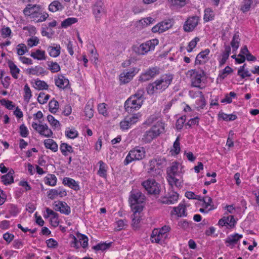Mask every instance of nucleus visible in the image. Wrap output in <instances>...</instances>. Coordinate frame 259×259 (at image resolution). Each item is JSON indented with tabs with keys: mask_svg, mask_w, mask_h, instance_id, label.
Here are the masks:
<instances>
[{
	"mask_svg": "<svg viewBox=\"0 0 259 259\" xmlns=\"http://www.w3.org/2000/svg\"><path fill=\"white\" fill-rule=\"evenodd\" d=\"M14 171L12 169L6 175L2 176V182L5 185H10L14 183Z\"/></svg>",
	"mask_w": 259,
	"mask_h": 259,
	"instance_id": "nucleus-21",
	"label": "nucleus"
},
{
	"mask_svg": "<svg viewBox=\"0 0 259 259\" xmlns=\"http://www.w3.org/2000/svg\"><path fill=\"white\" fill-rule=\"evenodd\" d=\"M17 54L19 56H22L27 52H28V49L25 44H20L17 46Z\"/></svg>",
	"mask_w": 259,
	"mask_h": 259,
	"instance_id": "nucleus-46",
	"label": "nucleus"
},
{
	"mask_svg": "<svg viewBox=\"0 0 259 259\" xmlns=\"http://www.w3.org/2000/svg\"><path fill=\"white\" fill-rule=\"evenodd\" d=\"M158 229H155L153 230L151 235V240L152 242L159 243L164 237L160 234Z\"/></svg>",
	"mask_w": 259,
	"mask_h": 259,
	"instance_id": "nucleus-25",
	"label": "nucleus"
},
{
	"mask_svg": "<svg viewBox=\"0 0 259 259\" xmlns=\"http://www.w3.org/2000/svg\"><path fill=\"white\" fill-rule=\"evenodd\" d=\"M100 164L99 169L98 171V174L100 177L105 178L107 175V170L106 169V164L102 161L99 162Z\"/></svg>",
	"mask_w": 259,
	"mask_h": 259,
	"instance_id": "nucleus-42",
	"label": "nucleus"
},
{
	"mask_svg": "<svg viewBox=\"0 0 259 259\" xmlns=\"http://www.w3.org/2000/svg\"><path fill=\"white\" fill-rule=\"evenodd\" d=\"M111 245V243H99L97 245L94 246L93 249L96 250H104L109 248Z\"/></svg>",
	"mask_w": 259,
	"mask_h": 259,
	"instance_id": "nucleus-48",
	"label": "nucleus"
},
{
	"mask_svg": "<svg viewBox=\"0 0 259 259\" xmlns=\"http://www.w3.org/2000/svg\"><path fill=\"white\" fill-rule=\"evenodd\" d=\"M219 116L226 121L234 120L237 118V116L235 114H227L224 113L219 114Z\"/></svg>",
	"mask_w": 259,
	"mask_h": 259,
	"instance_id": "nucleus-45",
	"label": "nucleus"
},
{
	"mask_svg": "<svg viewBox=\"0 0 259 259\" xmlns=\"http://www.w3.org/2000/svg\"><path fill=\"white\" fill-rule=\"evenodd\" d=\"M24 90L25 92V95L24 96V100L28 102L32 95L30 89L27 84L25 85Z\"/></svg>",
	"mask_w": 259,
	"mask_h": 259,
	"instance_id": "nucleus-53",
	"label": "nucleus"
},
{
	"mask_svg": "<svg viewBox=\"0 0 259 259\" xmlns=\"http://www.w3.org/2000/svg\"><path fill=\"white\" fill-rule=\"evenodd\" d=\"M23 13L36 23L44 22L49 17V14L44 12L41 7L38 5L28 4L24 9Z\"/></svg>",
	"mask_w": 259,
	"mask_h": 259,
	"instance_id": "nucleus-2",
	"label": "nucleus"
},
{
	"mask_svg": "<svg viewBox=\"0 0 259 259\" xmlns=\"http://www.w3.org/2000/svg\"><path fill=\"white\" fill-rule=\"evenodd\" d=\"M144 94L145 91L144 89H140L138 90L137 93L133 96L135 97L136 98L137 97V98L141 99V101L142 100L143 102L144 100Z\"/></svg>",
	"mask_w": 259,
	"mask_h": 259,
	"instance_id": "nucleus-64",
	"label": "nucleus"
},
{
	"mask_svg": "<svg viewBox=\"0 0 259 259\" xmlns=\"http://www.w3.org/2000/svg\"><path fill=\"white\" fill-rule=\"evenodd\" d=\"M242 235L235 233L233 235H230L225 240V243L227 246H231V248L237 243L238 241L242 238Z\"/></svg>",
	"mask_w": 259,
	"mask_h": 259,
	"instance_id": "nucleus-19",
	"label": "nucleus"
},
{
	"mask_svg": "<svg viewBox=\"0 0 259 259\" xmlns=\"http://www.w3.org/2000/svg\"><path fill=\"white\" fill-rule=\"evenodd\" d=\"M143 102L141 99L133 96L128 98L125 102L124 107L127 112H132V109L137 110L140 108Z\"/></svg>",
	"mask_w": 259,
	"mask_h": 259,
	"instance_id": "nucleus-8",
	"label": "nucleus"
},
{
	"mask_svg": "<svg viewBox=\"0 0 259 259\" xmlns=\"http://www.w3.org/2000/svg\"><path fill=\"white\" fill-rule=\"evenodd\" d=\"M233 72V69L230 67L229 66H227L224 69L222 70L221 72H220L219 76L220 78L222 79H224L228 74L232 73Z\"/></svg>",
	"mask_w": 259,
	"mask_h": 259,
	"instance_id": "nucleus-54",
	"label": "nucleus"
},
{
	"mask_svg": "<svg viewBox=\"0 0 259 259\" xmlns=\"http://www.w3.org/2000/svg\"><path fill=\"white\" fill-rule=\"evenodd\" d=\"M0 102L2 105L5 106L9 110H12L14 107V105L13 104V102L12 101L3 99L1 100Z\"/></svg>",
	"mask_w": 259,
	"mask_h": 259,
	"instance_id": "nucleus-56",
	"label": "nucleus"
},
{
	"mask_svg": "<svg viewBox=\"0 0 259 259\" xmlns=\"http://www.w3.org/2000/svg\"><path fill=\"white\" fill-rule=\"evenodd\" d=\"M164 131L162 123L157 122L150 129L147 131L141 139L142 143L146 144L151 142L152 140L159 136Z\"/></svg>",
	"mask_w": 259,
	"mask_h": 259,
	"instance_id": "nucleus-4",
	"label": "nucleus"
},
{
	"mask_svg": "<svg viewBox=\"0 0 259 259\" xmlns=\"http://www.w3.org/2000/svg\"><path fill=\"white\" fill-rule=\"evenodd\" d=\"M60 150L64 156L67 155V152L72 153L73 152L72 147L66 143H62L60 147Z\"/></svg>",
	"mask_w": 259,
	"mask_h": 259,
	"instance_id": "nucleus-39",
	"label": "nucleus"
},
{
	"mask_svg": "<svg viewBox=\"0 0 259 259\" xmlns=\"http://www.w3.org/2000/svg\"><path fill=\"white\" fill-rule=\"evenodd\" d=\"M20 134L24 138L27 137L28 135V131L24 124H22L20 126Z\"/></svg>",
	"mask_w": 259,
	"mask_h": 259,
	"instance_id": "nucleus-62",
	"label": "nucleus"
},
{
	"mask_svg": "<svg viewBox=\"0 0 259 259\" xmlns=\"http://www.w3.org/2000/svg\"><path fill=\"white\" fill-rule=\"evenodd\" d=\"M58 196L57 189H51L47 192V196L49 198L53 200Z\"/></svg>",
	"mask_w": 259,
	"mask_h": 259,
	"instance_id": "nucleus-61",
	"label": "nucleus"
},
{
	"mask_svg": "<svg viewBox=\"0 0 259 259\" xmlns=\"http://www.w3.org/2000/svg\"><path fill=\"white\" fill-rule=\"evenodd\" d=\"M94 106L93 102L92 101H89L84 108V113L86 117L89 119L91 118L94 116Z\"/></svg>",
	"mask_w": 259,
	"mask_h": 259,
	"instance_id": "nucleus-24",
	"label": "nucleus"
},
{
	"mask_svg": "<svg viewBox=\"0 0 259 259\" xmlns=\"http://www.w3.org/2000/svg\"><path fill=\"white\" fill-rule=\"evenodd\" d=\"M8 64L12 76L14 78L17 79L18 78V74L20 72V69L12 61L9 60L8 62Z\"/></svg>",
	"mask_w": 259,
	"mask_h": 259,
	"instance_id": "nucleus-23",
	"label": "nucleus"
},
{
	"mask_svg": "<svg viewBox=\"0 0 259 259\" xmlns=\"http://www.w3.org/2000/svg\"><path fill=\"white\" fill-rule=\"evenodd\" d=\"M172 26L171 20H166L162 21L154 26L152 28V31L154 33H162L170 28Z\"/></svg>",
	"mask_w": 259,
	"mask_h": 259,
	"instance_id": "nucleus-16",
	"label": "nucleus"
},
{
	"mask_svg": "<svg viewBox=\"0 0 259 259\" xmlns=\"http://www.w3.org/2000/svg\"><path fill=\"white\" fill-rule=\"evenodd\" d=\"M63 7L61 3L58 1H54L49 6V10L52 12H55L58 11H61Z\"/></svg>",
	"mask_w": 259,
	"mask_h": 259,
	"instance_id": "nucleus-27",
	"label": "nucleus"
},
{
	"mask_svg": "<svg viewBox=\"0 0 259 259\" xmlns=\"http://www.w3.org/2000/svg\"><path fill=\"white\" fill-rule=\"evenodd\" d=\"M32 126L41 136L46 137H51L53 135L52 130L49 128L46 124H37L36 122H33Z\"/></svg>",
	"mask_w": 259,
	"mask_h": 259,
	"instance_id": "nucleus-11",
	"label": "nucleus"
},
{
	"mask_svg": "<svg viewBox=\"0 0 259 259\" xmlns=\"http://www.w3.org/2000/svg\"><path fill=\"white\" fill-rule=\"evenodd\" d=\"M173 79L171 74H164L153 83H149L147 87V93L153 95L156 93H161L168 88Z\"/></svg>",
	"mask_w": 259,
	"mask_h": 259,
	"instance_id": "nucleus-1",
	"label": "nucleus"
},
{
	"mask_svg": "<svg viewBox=\"0 0 259 259\" xmlns=\"http://www.w3.org/2000/svg\"><path fill=\"white\" fill-rule=\"evenodd\" d=\"M58 102L55 100H52L49 103V111L52 113H55L58 109Z\"/></svg>",
	"mask_w": 259,
	"mask_h": 259,
	"instance_id": "nucleus-41",
	"label": "nucleus"
},
{
	"mask_svg": "<svg viewBox=\"0 0 259 259\" xmlns=\"http://www.w3.org/2000/svg\"><path fill=\"white\" fill-rule=\"evenodd\" d=\"M188 75L192 77V84L193 87L202 89L200 84L201 78L204 75V72L203 70L196 71V70H191L188 71Z\"/></svg>",
	"mask_w": 259,
	"mask_h": 259,
	"instance_id": "nucleus-9",
	"label": "nucleus"
},
{
	"mask_svg": "<svg viewBox=\"0 0 259 259\" xmlns=\"http://www.w3.org/2000/svg\"><path fill=\"white\" fill-rule=\"evenodd\" d=\"M240 41V38L239 37V33L236 32L234 34L232 40L231 42V46L232 48L233 51H236L239 46V43Z\"/></svg>",
	"mask_w": 259,
	"mask_h": 259,
	"instance_id": "nucleus-29",
	"label": "nucleus"
},
{
	"mask_svg": "<svg viewBox=\"0 0 259 259\" xmlns=\"http://www.w3.org/2000/svg\"><path fill=\"white\" fill-rule=\"evenodd\" d=\"M145 157V151L143 148H138L131 150L126 156L124 165H127L134 160H139Z\"/></svg>",
	"mask_w": 259,
	"mask_h": 259,
	"instance_id": "nucleus-6",
	"label": "nucleus"
},
{
	"mask_svg": "<svg viewBox=\"0 0 259 259\" xmlns=\"http://www.w3.org/2000/svg\"><path fill=\"white\" fill-rule=\"evenodd\" d=\"M200 93L201 94L200 98L198 100H197V104L198 105L197 108L203 109L206 105L205 100L203 95L202 94V92H200Z\"/></svg>",
	"mask_w": 259,
	"mask_h": 259,
	"instance_id": "nucleus-58",
	"label": "nucleus"
},
{
	"mask_svg": "<svg viewBox=\"0 0 259 259\" xmlns=\"http://www.w3.org/2000/svg\"><path fill=\"white\" fill-rule=\"evenodd\" d=\"M199 41V38L197 37H195L193 39H192L189 43L188 45V48L187 49V51L188 52H191L193 49L195 48L196 46L197 42Z\"/></svg>",
	"mask_w": 259,
	"mask_h": 259,
	"instance_id": "nucleus-55",
	"label": "nucleus"
},
{
	"mask_svg": "<svg viewBox=\"0 0 259 259\" xmlns=\"http://www.w3.org/2000/svg\"><path fill=\"white\" fill-rule=\"evenodd\" d=\"M44 144L47 149H50L54 152L58 150V145L52 139H48L44 141Z\"/></svg>",
	"mask_w": 259,
	"mask_h": 259,
	"instance_id": "nucleus-28",
	"label": "nucleus"
},
{
	"mask_svg": "<svg viewBox=\"0 0 259 259\" xmlns=\"http://www.w3.org/2000/svg\"><path fill=\"white\" fill-rule=\"evenodd\" d=\"M57 180L56 177L53 174L49 175L44 179L45 184L51 186H55L56 185Z\"/></svg>",
	"mask_w": 259,
	"mask_h": 259,
	"instance_id": "nucleus-35",
	"label": "nucleus"
},
{
	"mask_svg": "<svg viewBox=\"0 0 259 259\" xmlns=\"http://www.w3.org/2000/svg\"><path fill=\"white\" fill-rule=\"evenodd\" d=\"M174 210L175 214L179 217H185L187 214L186 213V207L183 204L180 203L178 207L174 208Z\"/></svg>",
	"mask_w": 259,
	"mask_h": 259,
	"instance_id": "nucleus-31",
	"label": "nucleus"
},
{
	"mask_svg": "<svg viewBox=\"0 0 259 259\" xmlns=\"http://www.w3.org/2000/svg\"><path fill=\"white\" fill-rule=\"evenodd\" d=\"M35 84L36 85L35 88L38 90H47L48 89V85L47 83L40 80H37L35 81Z\"/></svg>",
	"mask_w": 259,
	"mask_h": 259,
	"instance_id": "nucleus-52",
	"label": "nucleus"
},
{
	"mask_svg": "<svg viewBox=\"0 0 259 259\" xmlns=\"http://www.w3.org/2000/svg\"><path fill=\"white\" fill-rule=\"evenodd\" d=\"M48 66L52 72H57L60 70V67L57 62H51L48 63Z\"/></svg>",
	"mask_w": 259,
	"mask_h": 259,
	"instance_id": "nucleus-49",
	"label": "nucleus"
},
{
	"mask_svg": "<svg viewBox=\"0 0 259 259\" xmlns=\"http://www.w3.org/2000/svg\"><path fill=\"white\" fill-rule=\"evenodd\" d=\"M210 51L209 49H205L203 51L201 52L197 55V56L196 57L195 63L201 64L202 63L201 59H203L206 58L207 56L208 55Z\"/></svg>",
	"mask_w": 259,
	"mask_h": 259,
	"instance_id": "nucleus-36",
	"label": "nucleus"
},
{
	"mask_svg": "<svg viewBox=\"0 0 259 259\" xmlns=\"http://www.w3.org/2000/svg\"><path fill=\"white\" fill-rule=\"evenodd\" d=\"M55 85L61 89H64L69 84V80L62 75H58L57 78L55 79Z\"/></svg>",
	"mask_w": 259,
	"mask_h": 259,
	"instance_id": "nucleus-20",
	"label": "nucleus"
},
{
	"mask_svg": "<svg viewBox=\"0 0 259 259\" xmlns=\"http://www.w3.org/2000/svg\"><path fill=\"white\" fill-rule=\"evenodd\" d=\"M154 48L153 40H152L142 44L138 47H134L133 50L138 55H144L148 51L153 50Z\"/></svg>",
	"mask_w": 259,
	"mask_h": 259,
	"instance_id": "nucleus-14",
	"label": "nucleus"
},
{
	"mask_svg": "<svg viewBox=\"0 0 259 259\" xmlns=\"http://www.w3.org/2000/svg\"><path fill=\"white\" fill-rule=\"evenodd\" d=\"M178 163L177 162H172V165L170 166L167 171V178L171 176L174 177L177 175L178 170Z\"/></svg>",
	"mask_w": 259,
	"mask_h": 259,
	"instance_id": "nucleus-32",
	"label": "nucleus"
},
{
	"mask_svg": "<svg viewBox=\"0 0 259 259\" xmlns=\"http://www.w3.org/2000/svg\"><path fill=\"white\" fill-rule=\"evenodd\" d=\"M117 227L115 228L117 231H120L124 229L126 226V222L123 220H119L116 221Z\"/></svg>",
	"mask_w": 259,
	"mask_h": 259,
	"instance_id": "nucleus-63",
	"label": "nucleus"
},
{
	"mask_svg": "<svg viewBox=\"0 0 259 259\" xmlns=\"http://www.w3.org/2000/svg\"><path fill=\"white\" fill-rule=\"evenodd\" d=\"M92 11L96 21H99L103 15L106 13L104 3L98 0L92 6Z\"/></svg>",
	"mask_w": 259,
	"mask_h": 259,
	"instance_id": "nucleus-7",
	"label": "nucleus"
},
{
	"mask_svg": "<svg viewBox=\"0 0 259 259\" xmlns=\"http://www.w3.org/2000/svg\"><path fill=\"white\" fill-rule=\"evenodd\" d=\"M179 197L178 194L174 191H171V192L169 193L168 196L167 198L169 200L172 201V204L175 203L177 201Z\"/></svg>",
	"mask_w": 259,
	"mask_h": 259,
	"instance_id": "nucleus-60",
	"label": "nucleus"
},
{
	"mask_svg": "<svg viewBox=\"0 0 259 259\" xmlns=\"http://www.w3.org/2000/svg\"><path fill=\"white\" fill-rule=\"evenodd\" d=\"M167 181L169 184V185L172 187L174 185L176 186L177 187H180L182 186V181L179 179H177L176 176L174 177H169L167 178Z\"/></svg>",
	"mask_w": 259,
	"mask_h": 259,
	"instance_id": "nucleus-38",
	"label": "nucleus"
},
{
	"mask_svg": "<svg viewBox=\"0 0 259 259\" xmlns=\"http://www.w3.org/2000/svg\"><path fill=\"white\" fill-rule=\"evenodd\" d=\"M199 21V17L196 16L188 18L183 26L184 31L185 32L192 31L198 25Z\"/></svg>",
	"mask_w": 259,
	"mask_h": 259,
	"instance_id": "nucleus-15",
	"label": "nucleus"
},
{
	"mask_svg": "<svg viewBox=\"0 0 259 259\" xmlns=\"http://www.w3.org/2000/svg\"><path fill=\"white\" fill-rule=\"evenodd\" d=\"M43 72V68L35 66L34 68H29L27 69V72L29 74L38 75Z\"/></svg>",
	"mask_w": 259,
	"mask_h": 259,
	"instance_id": "nucleus-44",
	"label": "nucleus"
},
{
	"mask_svg": "<svg viewBox=\"0 0 259 259\" xmlns=\"http://www.w3.org/2000/svg\"><path fill=\"white\" fill-rule=\"evenodd\" d=\"M39 42V39L37 37H32L27 40V45L30 47L36 46Z\"/></svg>",
	"mask_w": 259,
	"mask_h": 259,
	"instance_id": "nucleus-57",
	"label": "nucleus"
},
{
	"mask_svg": "<svg viewBox=\"0 0 259 259\" xmlns=\"http://www.w3.org/2000/svg\"><path fill=\"white\" fill-rule=\"evenodd\" d=\"M166 165V160L164 158L159 157L154 158L149 161L148 172L151 176L155 177L159 175L161 168Z\"/></svg>",
	"mask_w": 259,
	"mask_h": 259,
	"instance_id": "nucleus-5",
	"label": "nucleus"
},
{
	"mask_svg": "<svg viewBox=\"0 0 259 259\" xmlns=\"http://www.w3.org/2000/svg\"><path fill=\"white\" fill-rule=\"evenodd\" d=\"M63 183L64 185H66L74 190H78L79 187L76 181L69 178H65L63 179Z\"/></svg>",
	"mask_w": 259,
	"mask_h": 259,
	"instance_id": "nucleus-22",
	"label": "nucleus"
},
{
	"mask_svg": "<svg viewBox=\"0 0 259 259\" xmlns=\"http://www.w3.org/2000/svg\"><path fill=\"white\" fill-rule=\"evenodd\" d=\"M140 115L138 114H134L131 116L126 117L120 122V127L122 130H126L131 126L137 122Z\"/></svg>",
	"mask_w": 259,
	"mask_h": 259,
	"instance_id": "nucleus-13",
	"label": "nucleus"
},
{
	"mask_svg": "<svg viewBox=\"0 0 259 259\" xmlns=\"http://www.w3.org/2000/svg\"><path fill=\"white\" fill-rule=\"evenodd\" d=\"M142 186L151 194H158L160 192L159 186L153 179L147 180L142 183Z\"/></svg>",
	"mask_w": 259,
	"mask_h": 259,
	"instance_id": "nucleus-10",
	"label": "nucleus"
},
{
	"mask_svg": "<svg viewBox=\"0 0 259 259\" xmlns=\"http://www.w3.org/2000/svg\"><path fill=\"white\" fill-rule=\"evenodd\" d=\"M231 52V48L229 46H225V51L222 55V58L219 61L220 65H224L228 59Z\"/></svg>",
	"mask_w": 259,
	"mask_h": 259,
	"instance_id": "nucleus-30",
	"label": "nucleus"
},
{
	"mask_svg": "<svg viewBox=\"0 0 259 259\" xmlns=\"http://www.w3.org/2000/svg\"><path fill=\"white\" fill-rule=\"evenodd\" d=\"M55 209L56 211H60L61 213H64L65 214H69L70 213V208L67 204L66 203L59 201L58 202H55Z\"/></svg>",
	"mask_w": 259,
	"mask_h": 259,
	"instance_id": "nucleus-18",
	"label": "nucleus"
},
{
	"mask_svg": "<svg viewBox=\"0 0 259 259\" xmlns=\"http://www.w3.org/2000/svg\"><path fill=\"white\" fill-rule=\"evenodd\" d=\"M30 56L38 60H44L46 59L45 52L40 50H37L35 52H31Z\"/></svg>",
	"mask_w": 259,
	"mask_h": 259,
	"instance_id": "nucleus-33",
	"label": "nucleus"
},
{
	"mask_svg": "<svg viewBox=\"0 0 259 259\" xmlns=\"http://www.w3.org/2000/svg\"><path fill=\"white\" fill-rule=\"evenodd\" d=\"M61 47L60 45H56L55 47L49 46L48 48V51L50 56L52 57H57L60 54Z\"/></svg>",
	"mask_w": 259,
	"mask_h": 259,
	"instance_id": "nucleus-26",
	"label": "nucleus"
},
{
	"mask_svg": "<svg viewBox=\"0 0 259 259\" xmlns=\"http://www.w3.org/2000/svg\"><path fill=\"white\" fill-rule=\"evenodd\" d=\"M145 196L139 190H133L131 192L129 201L131 208L136 214L140 213L143 209L142 203L145 201Z\"/></svg>",
	"mask_w": 259,
	"mask_h": 259,
	"instance_id": "nucleus-3",
	"label": "nucleus"
},
{
	"mask_svg": "<svg viewBox=\"0 0 259 259\" xmlns=\"http://www.w3.org/2000/svg\"><path fill=\"white\" fill-rule=\"evenodd\" d=\"M77 21V19L75 18H68L61 23V26L62 27H67L75 23Z\"/></svg>",
	"mask_w": 259,
	"mask_h": 259,
	"instance_id": "nucleus-43",
	"label": "nucleus"
},
{
	"mask_svg": "<svg viewBox=\"0 0 259 259\" xmlns=\"http://www.w3.org/2000/svg\"><path fill=\"white\" fill-rule=\"evenodd\" d=\"M135 68L124 70L119 75L120 84H125L129 82L135 75Z\"/></svg>",
	"mask_w": 259,
	"mask_h": 259,
	"instance_id": "nucleus-17",
	"label": "nucleus"
},
{
	"mask_svg": "<svg viewBox=\"0 0 259 259\" xmlns=\"http://www.w3.org/2000/svg\"><path fill=\"white\" fill-rule=\"evenodd\" d=\"M159 73V68L157 67L149 68L141 74L139 80L142 82L147 81L158 75Z\"/></svg>",
	"mask_w": 259,
	"mask_h": 259,
	"instance_id": "nucleus-12",
	"label": "nucleus"
},
{
	"mask_svg": "<svg viewBox=\"0 0 259 259\" xmlns=\"http://www.w3.org/2000/svg\"><path fill=\"white\" fill-rule=\"evenodd\" d=\"M214 15L213 11L210 9H206L204 11L203 19L205 22H208L213 19Z\"/></svg>",
	"mask_w": 259,
	"mask_h": 259,
	"instance_id": "nucleus-37",
	"label": "nucleus"
},
{
	"mask_svg": "<svg viewBox=\"0 0 259 259\" xmlns=\"http://www.w3.org/2000/svg\"><path fill=\"white\" fill-rule=\"evenodd\" d=\"M50 97L49 95H46L44 93L41 92L38 96L37 101L40 104H44L47 103Z\"/></svg>",
	"mask_w": 259,
	"mask_h": 259,
	"instance_id": "nucleus-47",
	"label": "nucleus"
},
{
	"mask_svg": "<svg viewBox=\"0 0 259 259\" xmlns=\"http://www.w3.org/2000/svg\"><path fill=\"white\" fill-rule=\"evenodd\" d=\"M171 151L176 155L180 153V146L178 138H177L176 140L174 142L173 145V149H172Z\"/></svg>",
	"mask_w": 259,
	"mask_h": 259,
	"instance_id": "nucleus-59",
	"label": "nucleus"
},
{
	"mask_svg": "<svg viewBox=\"0 0 259 259\" xmlns=\"http://www.w3.org/2000/svg\"><path fill=\"white\" fill-rule=\"evenodd\" d=\"M47 119L52 127L57 128L60 126V122L51 115L47 116Z\"/></svg>",
	"mask_w": 259,
	"mask_h": 259,
	"instance_id": "nucleus-51",
	"label": "nucleus"
},
{
	"mask_svg": "<svg viewBox=\"0 0 259 259\" xmlns=\"http://www.w3.org/2000/svg\"><path fill=\"white\" fill-rule=\"evenodd\" d=\"M253 2L254 0H244L241 8V11L243 12L248 11Z\"/></svg>",
	"mask_w": 259,
	"mask_h": 259,
	"instance_id": "nucleus-40",
	"label": "nucleus"
},
{
	"mask_svg": "<svg viewBox=\"0 0 259 259\" xmlns=\"http://www.w3.org/2000/svg\"><path fill=\"white\" fill-rule=\"evenodd\" d=\"M76 236L81 246L83 248H86L88 245L89 239L88 237L86 235L79 233H77L76 234Z\"/></svg>",
	"mask_w": 259,
	"mask_h": 259,
	"instance_id": "nucleus-34",
	"label": "nucleus"
},
{
	"mask_svg": "<svg viewBox=\"0 0 259 259\" xmlns=\"http://www.w3.org/2000/svg\"><path fill=\"white\" fill-rule=\"evenodd\" d=\"M65 135L68 138L74 139L78 136V133L74 128L70 130L68 128L65 131Z\"/></svg>",
	"mask_w": 259,
	"mask_h": 259,
	"instance_id": "nucleus-50",
	"label": "nucleus"
}]
</instances>
